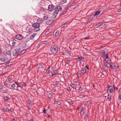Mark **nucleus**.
Segmentation results:
<instances>
[{
    "mask_svg": "<svg viewBox=\"0 0 121 121\" xmlns=\"http://www.w3.org/2000/svg\"><path fill=\"white\" fill-rule=\"evenodd\" d=\"M8 111H9V112H12V110H11L10 109H9V108L8 109Z\"/></svg>",
    "mask_w": 121,
    "mask_h": 121,
    "instance_id": "obj_52",
    "label": "nucleus"
},
{
    "mask_svg": "<svg viewBox=\"0 0 121 121\" xmlns=\"http://www.w3.org/2000/svg\"><path fill=\"white\" fill-rule=\"evenodd\" d=\"M20 50V48H18L14 50L13 52V55L14 56L17 55L18 54Z\"/></svg>",
    "mask_w": 121,
    "mask_h": 121,
    "instance_id": "obj_4",
    "label": "nucleus"
},
{
    "mask_svg": "<svg viewBox=\"0 0 121 121\" xmlns=\"http://www.w3.org/2000/svg\"><path fill=\"white\" fill-rule=\"evenodd\" d=\"M72 87L73 88V89H76V86H73Z\"/></svg>",
    "mask_w": 121,
    "mask_h": 121,
    "instance_id": "obj_49",
    "label": "nucleus"
},
{
    "mask_svg": "<svg viewBox=\"0 0 121 121\" xmlns=\"http://www.w3.org/2000/svg\"><path fill=\"white\" fill-rule=\"evenodd\" d=\"M117 66H116L115 65L114 66H113L112 69H117Z\"/></svg>",
    "mask_w": 121,
    "mask_h": 121,
    "instance_id": "obj_27",
    "label": "nucleus"
},
{
    "mask_svg": "<svg viewBox=\"0 0 121 121\" xmlns=\"http://www.w3.org/2000/svg\"><path fill=\"white\" fill-rule=\"evenodd\" d=\"M69 51L67 49V50H66V52L67 53H69Z\"/></svg>",
    "mask_w": 121,
    "mask_h": 121,
    "instance_id": "obj_43",
    "label": "nucleus"
},
{
    "mask_svg": "<svg viewBox=\"0 0 121 121\" xmlns=\"http://www.w3.org/2000/svg\"><path fill=\"white\" fill-rule=\"evenodd\" d=\"M52 32V30L51 29L49 30L48 31L46 32L45 34H48L49 33L51 32Z\"/></svg>",
    "mask_w": 121,
    "mask_h": 121,
    "instance_id": "obj_19",
    "label": "nucleus"
},
{
    "mask_svg": "<svg viewBox=\"0 0 121 121\" xmlns=\"http://www.w3.org/2000/svg\"><path fill=\"white\" fill-rule=\"evenodd\" d=\"M108 55L107 54H106V59H107L108 58Z\"/></svg>",
    "mask_w": 121,
    "mask_h": 121,
    "instance_id": "obj_47",
    "label": "nucleus"
},
{
    "mask_svg": "<svg viewBox=\"0 0 121 121\" xmlns=\"http://www.w3.org/2000/svg\"><path fill=\"white\" fill-rule=\"evenodd\" d=\"M56 104L58 105H60L61 104V102L59 101H58L56 102Z\"/></svg>",
    "mask_w": 121,
    "mask_h": 121,
    "instance_id": "obj_25",
    "label": "nucleus"
},
{
    "mask_svg": "<svg viewBox=\"0 0 121 121\" xmlns=\"http://www.w3.org/2000/svg\"><path fill=\"white\" fill-rule=\"evenodd\" d=\"M11 80V78H8V81H10Z\"/></svg>",
    "mask_w": 121,
    "mask_h": 121,
    "instance_id": "obj_51",
    "label": "nucleus"
},
{
    "mask_svg": "<svg viewBox=\"0 0 121 121\" xmlns=\"http://www.w3.org/2000/svg\"><path fill=\"white\" fill-rule=\"evenodd\" d=\"M62 1L64 3H65L67 2V0H63Z\"/></svg>",
    "mask_w": 121,
    "mask_h": 121,
    "instance_id": "obj_46",
    "label": "nucleus"
},
{
    "mask_svg": "<svg viewBox=\"0 0 121 121\" xmlns=\"http://www.w3.org/2000/svg\"><path fill=\"white\" fill-rule=\"evenodd\" d=\"M47 94L49 98H51L52 96V94L50 93H48Z\"/></svg>",
    "mask_w": 121,
    "mask_h": 121,
    "instance_id": "obj_21",
    "label": "nucleus"
},
{
    "mask_svg": "<svg viewBox=\"0 0 121 121\" xmlns=\"http://www.w3.org/2000/svg\"><path fill=\"white\" fill-rule=\"evenodd\" d=\"M76 57H78V58L80 61H83L84 60V59L81 57H79L77 56H76Z\"/></svg>",
    "mask_w": 121,
    "mask_h": 121,
    "instance_id": "obj_17",
    "label": "nucleus"
},
{
    "mask_svg": "<svg viewBox=\"0 0 121 121\" xmlns=\"http://www.w3.org/2000/svg\"><path fill=\"white\" fill-rule=\"evenodd\" d=\"M6 53L7 55L10 56L11 55V52H10L9 51H7L6 52Z\"/></svg>",
    "mask_w": 121,
    "mask_h": 121,
    "instance_id": "obj_20",
    "label": "nucleus"
},
{
    "mask_svg": "<svg viewBox=\"0 0 121 121\" xmlns=\"http://www.w3.org/2000/svg\"><path fill=\"white\" fill-rule=\"evenodd\" d=\"M7 91L6 90H4L3 91V92L4 93H7Z\"/></svg>",
    "mask_w": 121,
    "mask_h": 121,
    "instance_id": "obj_48",
    "label": "nucleus"
},
{
    "mask_svg": "<svg viewBox=\"0 0 121 121\" xmlns=\"http://www.w3.org/2000/svg\"><path fill=\"white\" fill-rule=\"evenodd\" d=\"M35 35V34H32L30 37V39H33Z\"/></svg>",
    "mask_w": 121,
    "mask_h": 121,
    "instance_id": "obj_15",
    "label": "nucleus"
},
{
    "mask_svg": "<svg viewBox=\"0 0 121 121\" xmlns=\"http://www.w3.org/2000/svg\"><path fill=\"white\" fill-rule=\"evenodd\" d=\"M45 65L44 64H39V65L38 67V68L39 69H41L43 67H44Z\"/></svg>",
    "mask_w": 121,
    "mask_h": 121,
    "instance_id": "obj_14",
    "label": "nucleus"
},
{
    "mask_svg": "<svg viewBox=\"0 0 121 121\" xmlns=\"http://www.w3.org/2000/svg\"><path fill=\"white\" fill-rule=\"evenodd\" d=\"M86 72V70L84 68H82L81 71V73H84Z\"/></svg>",
    "mask_w": 121,
    "mask_h": 121,
    "instance_id": "obj_12",
    "label": "nucleus"
},
{
    "mask_svg": "<svg viewBox=\"0 0 121 121\" xmlns=\"http://www.w3.org/2000/svg\"><path fill=\"white\" fill-rule=\"evenodd\" d=\"M9 97L8 96L7 97H4V99L6 101H8V99H9Z\"/></svg>",
    "mask_w": 121,
    "mask_h": 121,
    "instance_id": "obj_23",
    "label": "nucleus"
},
{
    "mask_svg": "<svg viewBox=\"0 0 121 121\" xmlns=\"http://www.w3.org/2000/svg\"><path fill=\"white\" fill-rule=\"evenodd\" d=\"M54 9V7L53 5L51 4L49 5L48 6V10L51 11H53Z\"/></svg>",
    "mask_w": 121,
    "mask_h": 121,
    "instance_id": "obj_6",
    "label": "nucleus"
},
{
    "mask_svg": "<svg viewBox=\"0 0 121 121\" xmlns=\"http://www.w3.org/2000/svg\"><path fill=\"white\" fill-rule=\"evenodd\" d=\"M113 91V89H110L109 90V92L111 93Z\"/></svg>",
    "mask_w": 121,
    "mask_h": 121,
    "instance_id": "obj_40",
    "label": "nucleus"
},
{
    "mask_svg": "<svg viewBox=\"0 0 121 121\" xmlns=\"http://www.w3.org/2000/svg\"><path fill=\"white\" fill-rule=\"evenodd\" d=\"M48 18V16H45L43 18L44 20H46Z\"/></svg>",
    "mask_w": 121,
    "mask_h": 121,
    "instance_id": "obj_26",
    "label": "nucleus"
},
{
    "mask_svg": "<svg viewBox=\"0 0 121 121\" xmlns=\"http://www.w3.org/2000/svg\"><path fill=\"white\" fill-rule=\"evenodd\" d=\"M52 69L53 70H54L55 69V68L54 67H52Z\"/></svg>",
    "mask_w": 121,
    "mask_h": 121,
    "instance_id": "obj_54",
    "label": "nucleus"
},
{
    "mask_svg": "<svg viewBox=\"0 0 121 121\" xmlns=\"http://www.w3.org/2000/svg\"><path fill=\"white\" fill-rule=\"evenodd\" d=\"M16 44V43L15 42H13L12 44V46H15Z\"/></svg>",
    "mask_w": 121,
    "mask_h": 121,
    "instance_id": "obj_31",
    "label": "nucleus"
},
{
    "mask_svg": "<svg viewBox=\"0 0 121 121\" xmlns=\"http://www.w3.org/2000/svg\"><path fill=\"white\" fill-rule=\"evenodd\" d=\"M81 73L79 72H78L77 73V75L78 76H80L81 75Z\"/></svg>",
    "mask_w": 121,
    "mask_h": 121,
    "instance_id": "obj_39",
    "label": "nucleus"
},
{
    "mask_svg": "<svg viewBox=\"0 0 121 121\" xmlns=\"http://www.w3.org/2000/svg\"><path fill=\"white\" fill-rule=\"evenodd\" d=\"M86 67L88 70H89V68L88 67L87 65H86Z\"/></svg>",
    "mask_w": 121,
    "mask_h": 121,
    "instance_id": "obj_59",
    "label": "nucleus"
},
{
    "mask_svg": "<svg viewBox=\"0 0 121 121\" xmlns=\"http://www.w3.org/2000/svg\"><path fill=\"white\" fill-rule=\"evenodd\" d=\"M110 99H111L110 96H109V95H108V96L107 98L108 100L109 101L110 100Z\"/></svg>",
    "mask_w": 121,
    "mask_h": 121,
    "instance_id": "obj_38",
    "label": "nucleus"
},
{
    "mask_svg": "<svg viewBox=\"0 0 121 121\" xmlns=\"http://www.w3.org/2000/svg\"><path fill=\"white\" fill-rule=\"evenodd\" d=\"M40 25L39 23H35L32 25V26L35 28L34 30L35 32H37L40 30Z\"/></svg>",
    "mask_w": 121,
    "mask_h": 121,
    "instance_id": "obj_3",
    "label": "nucleus"
},
{
    "mask_svg": "<svg viewBox=\"0 0 121 121\" xmlns=\"http://www.w3.org/2000/svg\"><path fill=\"white\" fill-rule=\"evenodd\" d=\"M79 90L80 91H82V88L80 87L79 88Z\"/></svg>",
    "mask_w": 121,
    "mask_h": 121,
    "instance_id": "obj_45",
    "label": "nucleus"
},
{
    "mask_svg": "<svg viewBox=\"0 0 121 121\" xmlns=\"http://www.w3.org/2000/svg\"><path fill=\"white\" fill-rule=\"evenodd\" d=\"M47 118H50V116L49 115H48L46 117Z\"/></svg>",
    "mask_w": 121,
    "mask_h": 121,
    "instance_id": "obj_57",
    "label": "nucleus"
},
{
    "mask_svg": "<svg viewBox=\"0 0 121 121\" xmlns=\"http://www.w3.org/2000/svg\"><path fill=\"white\" fill-rule=\"evenodd\" d=\"M94 17V16L93 15H91L90 17L88 18L87 22L89 23L92 20Z\"/></svg>",
    "mask_w": 121,
    "mask_h": 121,
    "instance_id": "obj_10",
    "label": "nucleus"
},
{
    "mask_svg": "<svg viewBox=\"0 0 121 121\" xmlns=\"http://www.w3.org/2000/svg\"><path fill=\"white\" fill-rule=\"evenodd\" d=\"M54 20L53 19H51L48 20L46 22V24L47 25H49L53 23Z\"/></svg>",
    "mask_w": 121,
    "mask_h": 121,
    "instance_id": "obj_7",
    "label": "nucleus"
},
{
    "mask_svg": "<svg viewBox=\"0 0 121 121\" xmlns=\"http://www.w3.org/2000/svg\"><path fill=\"white\" fill-rule=\"evenodd\" d=\"M11 86L13 88H15V84L14 83L12 84L11 85Z\"/></svg>",
    "mask_w": 121,
    "mask_h": 121,
    "instance_id": "obj_29",
    "label": "nucleus"
},
{
    "mask_svg": "<svg viewBox=\"0 0 121 121\" xmlns=\"http://www.w3.org/2000/svg\"><path fill=\"white\" fill-rule=\"evenodd\" d=\"M58 73V71H55L53 72L52 73L53 74V75H55L56 74H57Z\"/></svg>",
    "mask_w": 121,
    "mask_h": 121,
    "instance_id": "obj_24",
    "label": "nucleus"
},
{
    "mask_svg": "<svg viewBox=\"0 0 121 121\" xmlns=\"http://www.w3.org/2000/svg\"><path fill=\"white\" fill-rule=\"evenodd\" d=\"M67 89V90L69 91H71V89H70V88L69 87H68V88Z\"/></svg>",
    "mask_w": 121,
    "mask_h": 121,
    "instance_id": "obj_44",
    "label": "nucleus"
},
{
    "mask_svg": "<svg viewBox=\"0 0 121 121\" xmlns=\"http://www.w3.org/2000/svg\"><path fill=\"white\" fill-rule=\"evenodd\" d=\"M3 87L1 85H0V89H3Z\"/></svg>",
    "mask_w": 121,
    "mask_h": 121,
    "instance_id": "obj_60",
    "label": "nucleus"
},
{
    "mask_svg": "<svg viewBox=\"0 0 121 121\" xmlns=\"http://www.w3.org/2000/svg\"><path fill=\"white\" fill-rule=\"evenodd\" d=\"M117 11L118 12H120L121 11V10H120V8Z\"/></svg>",
    "mask_w": 121,
    "mask_h": 121,
    "instance_id": "obj_58",
    "label": "nucleus"
},
{
    "mask_svg": "<svg viewBox=\"0 0 121 121\" xmlns=\"http://www.w3.org/2000/svg\"><path fill=\"white\" fill-rule=\"evenodd\" d=\"M38 9V10L39 12H44L45 10V9H44V8L40 7H39Z\"/></svg>",
    "mask_w": 121,
    "mask_h": 121,
    "instance_id": "obj_9",
    "label": "nucleus"
},
{
    "mask_svg": "<svg viewBox=\"0 0 121 121\" xmlns=\"http://www.w3.org/2000/svg\"><path fill=\"white\" fill-rule=\"evenodd\" d=\"M101 25V24H98L96 25L95 26L96 27V28H97L100 26Z\"/></svg>",
    "mask_w": 121,
    "mask_h": 121,
    "instance_id": "obj_32",
    "label": "nucleus"
},
{
    "mask_svg": "<svg viewBox=\"0 0 121 121\" xmlns=\"http://www.w3.org/2000/svg\"><path fill=\"white\" fill-rule=\"evenodd\" d=\"M37 21L38 22V23L39 24L40 23H41L42 22V19L41 18H38L37 20Z\"/></svg>",
    "mask_w": 121,
    "mask_h": 121,
    "instance_id": "obj_16",
    "label": "nucleus"
},
{
    "mask_svg": "<svg viewBox=\"0 0 121 121\" xmlns=\"http://www.w3.org/2000/svg\"><path fill=\"white\" fill-rule=\"evenodd\" d=\"M15 38L16 39L19 40H20L23 38V37L22 35H17L15 36Z\"/></svg>",
    "mask_w": 121,
    "mask_h": 121,
    "instance_id": "obj_8",
    "label": "nucleus"
},
{
    "mask_svg": "<svg viewBox=\"0 0 121 121\" xmlns=\"http://www.w3.org/2000/svg\"><path fill=\"white\" fill-rule=\"evenodd\" d=\"M7 108L5 109V108H4L2 110L3 112H7Z\"/></svg>",
    "mask_w": 121,
    "mask_h": 121,
    "instance_id": "obj_30",
    "label": "nucleus"
},
{
    "mask_svg": "<svg viewBox=\"0 0 121 121\" xmlns=\"http://www.w3.org/2000/svg\"><path fill=\"white\" fill-rule=\"evenodd\" d=\"M59 31L57 30L56 31V32L55 33V36L56 37H59Z\"/></svg>",
    "mask_w": 121,
    "mask_h": 121,
    "instance_id": "obj_11",
    "label": "nucleus"
},
{
    "mask_svg": "<svg viewBox=\"0 0 121 121\" xmlns=\"http://www.w3.org/2000/svg\"><path fill=\"white\" fill-rule=\"evenodd\" d=\"M80 112L81 113L82 112H83V111L82 110V109H81V110H80Z\"/></svg>",
    "mask_w": 121,
    "mask_h": 121,
    "instance_id": "obj_50",
    "label": "nucleus"
},
{
    "mask_svg": "<svg viewBox=\"0 0 121 121\" xmlns=\"http://www.w3.org/2000/svg\"><path fill=\"white\" fill-rule=\"evenodd\" d=\"M110 87H112L111 86H110L109 85H108V87H107V88H109Z\"/></svg>",
    "mask_w": 121,
    "mask_h": 121,
    "instance_id": "obj_61",
    "label": "nucleus"
},
{
    "mask_svg": "<svg viewBox=\"0 0 121 121\" xmlns=\"http://www.w3.org/2000/svg\"><path fill=\"white\" fill-rule=\"evenodd\" d=\"M25 47H26L27 48L28 47V46H27V45H26V43H25Z\"/></svg>",
    "mask_w": 121,
    "mask_h": 121,
    "instance_id": "obj_63",
    "label": "nucleus"
},
{
    "mask_svg": "<svg viewBox=\"0 0 121 121\" xmlns=\"http://www.w3.org/2000/svg\"><path fill=\"white\" fill-rule=\"evenodd\" d=\"M21 84H22L24 86H26V83L23 82H22L21 83Z\"/></svg>",
    "mask_w": 121,
    "mask_h": 121,
    "instance_id": "obj_28",
    "label": "nucleus"
},
{
    "mask_svg": "<svg viewBox=\"0 0 121 121\" xmlns=\"http://www.w3.org/2000/svg\"><path fill=\"white\" fill-rule=\"evenodd\" d=\"M55 85L57 87H58L59 86V84L58 83H56Z\"/></svg>",
    "mask_w": 121,
    "mask_h": 121,
    "instance_id": "obj_35",
    "label": "nucleus"
},
{
    "mask_svg": "<svg viewBox=\"0 0 121 121\" xmlns=\"http://www.w3.org/2000/svg\"><path fill=\"white\" fill-rule=\"evenodd\" d=\"M49 75L50 76H53V74L52 73L50 72L49 73Z\"/></svg>",
    "mask_w": 121,
    "mask_h": 121,
    "instance_id": "obj_34",
    "label": "nucleus"
},
{
    "mask_svg": "<svg viewBox=\"0 0 121 121\" xmlns=\"http://www.w3.org/2000/svg\"><path fill=\"white\" fill-rule=\"evenodd\" d=\"M66 12V9H65V10H64V11H63V12H62V13H61V15H63V14H64Z\"/></svg>",
    "mask_w": 121,
    "mask_h": 121,
    "instance_id": "obj_33",
    "label": "nucleus"
},
{
    "mask_svg": "<svg viewBox=\"0 0 121 121\" xmlns=\"http://www.w3.org/2000/svg\"><path fill=\"white\" fill-rule=\"evenodd\" d=\"M17 86L18 87H20V85L18 84H17Z\"/></svg>",
    "mask_w": 121,
    "mask_h": 121,
    "instance_id": "obj_64",
    "label": "nucleus"
},
{
    "mask_svg": "<svg viewBox=\"0 0 121 121\" xmlns=\"http://www.w3.org/2000/svg\"><path fill=\"white\" fill-rule=\"evenodd\" d=\"M4 85L5 86H6V87H7L8 85H7V84L5 82H4Z\"/></svg>",
    "mask_w": 121,
    "mask_h": 121,
    "instance_id": "obj_41",
    "label": "nucleus"
},
{
    "mask_svg": "<svg viewBox=\"0 0 121 121\" xmlns=\"http://www.w3.org/2000/svg\"><path fill=\"white\" fill-rule=\"evenodd\" d=\"M110 66L111 67V68L112 69V67H113V66H112V65L110 64Z\"/></svg>",
    "mask_w": 121,
    "mask_h": 121,
    "instance_id": "obj_56",
    "label": "nucleus"
},
{
    "mask_svg": "<svg viewBox=\"0 0 121 121\" xmlns=\"http://www.w3.org/2000/svg\"><path fill=\"white\" fill-rule=\"evenodd\" d=\"M49 71L48 70H47L46 71V73H48L49 72Z\"/></svg>",
    "mask_w": 121,
    "mask_h": 121,
    "instance_id": "obj_55",
    "label": "nucleus"
},
{
    "mask_svg": "<svg viewBox=\"0 0 121 121\" xmlns=\"http://www.w3.org/2000/svg\"><path fill=\"white\" fill-rule=\"evenodd\" d=\"M0 60L1 61L4 62H6V59L4 57L1 58Z\"/></svg>",
    "mask_w": 121,
    "mask_h": 121,
    "instance_id": "obj_18",
    "label": "nucleus"
},
{
    "mask_svg": "<svg viewBox=\"0 0 121 121\" xmlns=\"http://www.w3.org/2000/svg\"><path fill=\"white\" fill-rule=\"evenodd\" d=\"M104 64L103 66V69L105 71L108 70V62L107 61H104Z\"/></svg>",
    "mask_w": 121,
    "mask_h": 121,
    "instance_id": "obj_5",
    "label": "nucleus"
},
{
    "mask_svg": "<svg viewBox=\"0 0 121 121\" xmlns=\"http://www.w3.org/2000/svg\"><path fill=\"white\" fill-rule=\"evenodd\" d=\"M100 13V11L98 10L95 12L94 15H93L94 16V17L96 15H97Z\"/></svg>",
    "mask_w": 121,
    "mask_h": 121,
    "instance_id": "obj_13",
    "label": "nucleus"
},
{
    "mask_svg": "<svg viewBox=\"0 0 121 121\" xmlns=\"http://www.w3.org/2000/svg\"><path fill=\"white\" fill-rule=\"evenodd\" d=\"M85 118H86V119H87V118H88V116L87 115V114L86 113L85 114Z\"/></svg>",
    "mask_w": 121,
    "mask_h": 121,
    "instance_id": "obj_36",
    "label": "nucleus"
},
{
    "mask_svg": "<svg viewBox=\"0 0 121 121\" xmlns=\"http://www.w3.org/2000/svg\"><path fill=\"white\" fill-rule=\"evenodd\" d=\"M119 91V92H121V88L120 89Z\"/></svg>",
    "mask_w": 121,
    "mask_h": 121,
    "instance_id": "obj_62",
    "label": "nucleus"
},
{
    "mask_svg": "<svg viewBox=\"0 0 121 121\" xmlns=\"http://www.w3.org/2000/svg\"><path fill=\"white\" fill-rule=\"evenodd\" d=\"M61 7L60 6H58L55 8V11L53 13L52 15L53 16L52 17H55L58 14V12L60 11L61 10Z\"/></svg>",
    "mask_w": 121,
    "mask_h": 121,
    "instance_id": "obj_2",
    "label": "nucleus"
},
{
    "mask_svg": "<svg viewBox=\"0 0 121 121\" xmlns=\"http://www.w3.org/2000/svg\"><path fill=\"white\" fill-rule=\"evenodd\" d=\"M69 103L71 104H73V103L72 101H70L69 102Z\"/></svg>",
    "mask_w": 121,
    "mask_h": 121,
    "instance_id": "obj_53",
    "label": "nucleus"
},
{
    "mask_svg": "<svg viewBox=\"0 0 121 121\" xmlns=\"http://www.w3.org/2000/svg\"><path fill=\"white\" fill-rule=\"evenodd\" d=\"M43 112L44 114H45L46 113V110L45 108H43Z\"/></svg>",
    "mask_w": 121,
    "mask_h": 121,
    "instance_id": "obj_37",
    "label": "nucleus"
},
{
    "mask_svg": "<svg viewBox=\"0 0 121 121\" xmlns=\"http://www.w3.org/2000/svg\"><path fill=\"white\" fill-rule=\"evenodd\" d=\"M50 50L52 53L56 54L58 52V47L56 45H53L50 48Z\"/></svg>",
    "mask_w": 121,
    "mask_h": 121,
    "instance_id": "obj_1",
    "label": "nucleus"
},
{
    "mask_svg": "<svg viewBox=\"0 0 121 121\" xmlns=\"http://www.w3.org/2000/svg\"><path fill=\"white\" fill-rule=\"evenodd\" d=\"M118 98L119 100L121 99V94H120L118 97Z\"/></svg>",
    "mask_w": 121,
    "mask_h": 121,
    "instance_id": "obj_42",
    "label": "nucleus"
},
{
    "mask_svg": "<svg viewBox=\"0 0 121 121\" xmlns=\"http://www.w3.org/2000/svg\"><path fill=\"white\" fill-rule=\"evenodd\" d=\"M27 103L29 105H31L32 104L30 100H28L27 101Z\"/></svg>",
    "mask_w": 121,
    "mask_h": 121,
    "instance_id": "obj_22",
    "label": "nucleus"
}]
</instances>
